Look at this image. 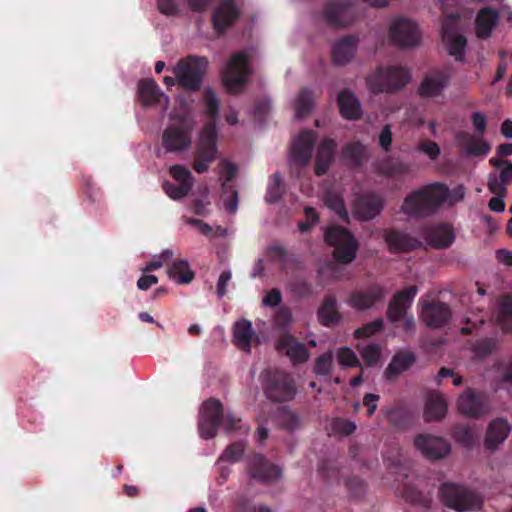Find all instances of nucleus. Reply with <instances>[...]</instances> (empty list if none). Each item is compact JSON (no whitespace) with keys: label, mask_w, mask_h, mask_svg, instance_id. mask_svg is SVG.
Listing matches in <instances>:
<instances>
[{"label":"nucleus","mask_w":512,"mask_h":512,"mask_svg":"<svg viewBox=\"0 0 512 512\" xmlns=\"http://www.w3.org/2000/svg\"><path fill=\"white\" fill-rule=\"evenodd\" d=\"M389 36L394 44L401 47H413L420 42L417 24L406 18H398L391 23Z\"/></svg>","instance_id":"2eb2a0df"},{"label":"nucleus","mask_w":512,"mask_h":512,"mask_svg":"<svg viewBox=\"0 0 512 512\" xmlns=\"http://www.w3.org/2000/svg\"><path fill=\"white\" fill-rule=\"evenodd\" d=\"M326 23L331 27H346L357 17L355 4L348 0H330L323 11Z\"/></svg>","instance_id":"ddd939ff"},{"label":"nucleus","mask_w":512,"mask_h":512,"mask_svg":"<svg viewBox=\"0 0 512 512\" xmlns=\"http://www.w3.org/2000/svg\"><path fill=\"white\" fill-rule=\"evenodd\" d=\"M231 512H271V509L264 504H255L245 497H239Z\"/></svg>","instance_id":"3c124183"},{"label":"nucleus","mask_w":512,"mask_h":512,"mask_svg":"<svg viewBox=\"0 0 512 512\" xmlns=\"http://www.w3.org/2000/svg\"><path fill=\"white\" fill-rule=\"evenodd\" d=\"M419 233L430 247L438 250L449 248L455 241L454 229L447 223L423 225Z\"/></svg>","instance_id":"4468645a"},{"label":"nucleus","mask_w":512,"mask_h":512,"mask_svg":"<svg viewBox=\"0 0 512 512\" xmlns=\"http://www.w3.org/2000/svg\"><path fill=\"white\" fill-rule=\"evenodd\" d=\"M418 293V287L411 285L396 292L387 307V319L391 323H397L406 318L408 309L412 306L413 300Z\"/></svg>","instance_id":"f3484780"},{"label":"nucleus","mask_w":512,"mask_h":512,"mask_svg":"<svg viewBox=\"0 0 512 512\" xmlns=\"http://www.w3.org/2000/svg\"><path fill=\"white\" fill-rule=\"evenodd\" d=\"M332 430L340 435L349 436L356 430V424L353 421L344 418H335L332 421Z\"/></svg>","instance_id":"13d9d810"},{"label":"nucleus","mask_w":512,"mask_h":512,"mask_svg":"<svg viewBox=\"0 0 512 512\" xmlns=\"http://www.w3.org/2000/svg\"><path fill=\"white\" fill-rule=\"evenodd\" d=\"M345 485L352 496L360 497L365 491V483L357 476L348 477Z\"/></svg>","instance_id":"680f3d73"},{"label":"nucleus","mask_w":512,"mask_h":512,"mask_svg":"<svg viewBox=\"0 0 512 512\" xmlns=\"http://www.w3.org/2000/svg\"><path fill=\"white\" fill-rule=\"evenodd\" d=\"M317 319L322 326L332 327L340 323L342 315L338 310L337 299L328 294L317 310Z\"/></svg>","instance_id":"7c9ffc66"},{"label":"nucleus","mask_w":512,"mask_h":512,"mask_svg":"<svg viewBox=\"0 0 512 512\" xmlns=\"http://www.w3.org/2000/svg\"><path fill=\"white\" fill-rule=\"evenodd\" d=\"M337 359L344 367H360V361L355 352L349 347H341L337 351Z\"/></svg>","instance_id":"603ef678"},{"label":"nucleus","mask_w":512,"mask_h":512,"mask_svg":"<svg viewBox=\"0 0 512 512\" xmlns=\"http://www.w3.org/2000/svg\"><path fill=\"white\" fill-rule=\"evenodd\" d=\"M418 150L428 155L432 160H435L440 155L439 145L430 140L422 141L418 146Z\"/></svg>","instance_id":"338daca9"},{"label":"nucleus","mask_w":512,"mask_h":512,"mask_svg":"<svg viewBox=\"0 0 512 512\" xmlns=\"http://www.w3.org/2000/svg\"><path fill=\"white\" fill-rule=\"evenodd\" d=\"M471 122L478 136H484L487 129V118L481 112H473L471 114Z\"/></svg>","instance_id":"0e129e2a"},{"label":"nucleus","mask_w":512,"mask_h":512,"mask_svg":"<svg viewBox=\"0 0 512 512\" xmlns=\"http://www.w3.org/2000/svg\"><path fill=\"white\" fill-rule=\"evenodd\" d=\"M439 493L447 507L459 512L471 510L480 504L478 497L472 491L454 483L442 484Z\"/></svg>","instance_id":"1a4fd4ad"},{"label":"nucleus","mask_w":512,"mask_h":512,"mask_svg":"<svg viewBox=\"0 0 512 512\" xmlns=\"http://www.w3.org/2000/svg\"><path fill=\"white\" fill-rule=\"evenodd\" d=\"M497 347L495 338H484L476 341L473 345L474 353L479 357L490 355Z\"/></svg>","instance_id":"6e6d98bb"},{"label":"nucleus","mask_w":512,"mask_h":512,"mask_svg":"<svg viewBox=\"0 0 512 512\" xmlns=\"http://www.w3.org/2000/svg\"><path fill=\"white\" fill-rule=\"evenodd\" d=\"M359 39L355 35H347L334 43L332 61L335 65L343 66L354 57Z\"/></svg>","instance_id":"bb28decb"},{"label":"nucleus","mask_w":512,"mask_h":512,"mask_svg":"<svg viewBox=\"0 0 512 512\" xmlns=\"http://www.w3.org/2000/svg\"><path fill=\"white\" fill-rule=\"evenodd\" d=\"M208 67L206 57L189 55L177 63L174 75L179 86L184 90L197 92L201 89Z\"/></svg>","instance_id":"39448f33"},{"label":"nucleus","mask_w":512,"mask_h":512,"mask_svg":"<svg viewBox=\"0 0 512 512\" xmlns=\"http://www.w3.org/2000/svg\"><path fill=\"white\" fill-rule=\"evenodd\" d=\"M240 422L241 419L233 414L224 415L222 403L215 398H210L201 406L198 427L201 437L211 439L216 436L220 425L230 433L240 429Z\"/></svg>","instance_id":"f03ea898"},{"label":"nucleus","mask_w":512,"mask_h":512,"mask_svg":"<svg viewBox=\"0 0 512 512\" xmlns=\"http://www.w3.org/2000/svg\"><path fill=\"white\" fill-rule=\"evenodd\" d=\"M499 12L491 7L481 8L475 18L476 35L480 39L491 36L493 29L499 21Z\"/></svg>","instance_id":"c756f323"},{"label":"nucleus","mask_w":512,"mask_h":512,"mask_svg":"<svg viewBox=\"0 0 512 512\" xmlns=\"http://www.w3.org/2000/svg\"><path fill=\"white\" fill-rule=\"evenodd\" d=\"M340 115L350 121L359 120L362 117V108L360 101L354 92L349 89H343L339 92L337 98Z\"/></svg>","instance_id":"c85d7f7f"},{"label":"nucleus","mask_w":512,"mask_h":512,"mask_svg":"<svg viewBox=\"0 0 512 512\" xmlns=\"http://www.w3.org/2000/svg\"><path fill=\"white\" fill-rule=\"evenodd\" d=\"M337 143L331 138H325L318 147L315 161V174L325 175L335 156Z\"/></svg>","instance_id":"2f4dec72"},{"label":"nucleus","mask_w":512,"mask_h":512,"mask_svg":"<svg viewBox=\"0 0 512 512\" xmlns=\"http://www.w3.org/2000/svg\"><path fill=\"white\" fill-rule=\"evenodd\" d=\"M245 450V445L243 442H233L230 444L219 457V461H227L230 463H235L240 460Z\"/></svg>","instance_id":"09e8293b"},{"label":"nucleus","mask_w":512,"mask_h":512,"mask_svg":"<svg viewBox=\"0 0 512 512\" xmlns=\"http://www.w3.org/2000/svg\"><path fill=\"white\" fill-rule=\"evenodd\" d=\"M455 140L467 156H486L491 150L490 144L483 139V136L467 131L457 132Z\"/></svg>","instance_id":"393cba45"},{"label":"nucleus","mask_w":512,"mask_h":512,"mask_svg":"<svg viewBox=\"0 0 512 512\" xmlns=\"http://www.w3.org/2000/svg\"><path fill=\"white\" fill-rule=\"evenodd\" d=\"M265 396L272 402L291 401L296 394V386L293 377L282 370L267 369L260 375Z\"/></svg>","instance_id":"20e7f679"},{"label":"nucleus","mask_w":512,"mask_h":512,"mask_svg":"<svg viewBox=\"0 0 512 512\" xmlns=\"http://www.w3.org/2000/svg\"><path fill=\"white\" fill-rule=\"evenodd\" d=\"M169 172L171 176L179 183H186L193 186V177L191 172L182 165H173L170 167Z\"/></svg>","instance_id":"bf43d9fd"},{"label":"nucleus","mask_w":512,"mask_h":512,"mask_svg":"<svg viewBox=\"0 0 512 512\" xmlns=\"http://www.w3.org/2000/svg\"><path fill=\"white\" fill-rule=\"evenodd\" d=\"M442 40L446 45L447 51L449 55L453 56L456 61L464 62L465 61V47L467 45V40L465 36L456 33L452 29H448L447 27L442 28Z\"/></svg>","instance_id":"473e14b6"},{"label":"nucleus","mask_w":512,"mask_h":512,"mask_svg":"<svg viewBox=\"0 0 512 512\" xmlns=\"http://www.w3.org/2000/svg\"><path fill=\"white\" fill-rule=\"evenodd\" d=\"M386 288L379 283H372L365 288L352 291L347 304L356 311L363 312L373 309L386 298Z\"/></svg>","instance_id":"f8f14e48"},{"label":"nucleus","mask_w":512,"mask_h":512,"mask_svg":"<svg viewBox=\"0 0 512 512\" xmlns=\"http://www.w3.org/2000/svg\"><path fill=\"white\" fill-rule=\"evenodd\" d=\"M510 425L504 418H497L491 421L488 426L485 445L487 449L494 451L509 435Z\"/></svg>","instance_id":"72a5a7b5"},{"label":"nucleus","mask_w":512,"mask_h":512,"mask_svg":"<svg viewBox=\"0 0 512 512\" xmlns=\"http://www.w3.org/2000/svg\"><path fill=\"white\" fill-rule=\"evenodd\" d=\"M392 141H393V135H392L391 125L390 124H386L382 128V130H381V132L379 134V138H378L379 146L385 152H390Z\"/></svg>","instance_id":"69168bd1"},{"label":"nucleus","mask_w":512,"mask_h":512,"mask_svg":"<svg viewBox=\"0 0 512 512\" xmlns=\"http://www.w3.org/2000/svg\"><path fill=\"white\" fill-rule=\"evenodd\" d=\"M167 273L178 284H188L195 277V273L191 270L188 261L183 259L173 261Z\"/></svg>","instance_id":"58836bf2"},{"label":"nucleus","mask_w":512,"mask_h":512,"mask_svg":"<svg viewBox=\"0 0 512 512\" xmlns=\"http://www.w3.org/2000/svg\"><path fill=\"white\" fill-rule=\"evenodd\" d=\"M193 121L181 117L179 124L168 126L162 135V145L167 152H180L188 149L191 145V133Z\"/></svg>","instance_id":"9d476101"},{"label":"nucleus","mask_w":512,"mask_h":512,"mask_svg":"<svg viewBox=\"0 0 512 512\" xmlns=\"http://www.w3.org/2000/svg\"><path fill=\"white\" fill-rule=\"evenodd\" d=\"M319 473L325 478V479H333L336 478L338 475V466L335 462L329 459L322 460L319 463Z\"/></svg>","instance_id":"e2e57ef3"},{"label":"nucleus","mask_w":512,"mask_h":512,"mask_svg":"<svg viewBox=\"0 0 512 512\" xmlns=\"http://www.w3.org/2000/svg\"><path fill=\"white\" fill-rule=\"evenodd\" d=\"M420 318L429 328H442L450 322L452 310L447 303L436 300L425 301L421 307Z\"/></svg>","instance_id":"dca6fc26"},{"label":"nucleus","mask_w":512,"mask_h":512,"mask_svg":"<svg viewBox=\"0 0 512 512\" xmlns=\"http://www.w3.org/2000/svg\"><path fill=\"white\" fill-rule=\"evenodd\" d=\"M384 322L381 318L371 321L362 327L358 328L354 332V336L357 339L368 338L383 329Z\"/></svg>","instance_id":"864d4df0"},{"label":"nucleus","mask_w":512,"mask_h":512,"mask_svg":"<svg viewBox=\"0 0 512 512\" xmlns=\"http://www.w3.org/2000/svg\"><path fill=\"white\" fill-rule=\"evenodd\" d=\"M457 407L460 413L474 418L489 411V405L484 393L475 391L472 388H467L459 396Z\"/></svg>","instance_id":"aec40b11"},{"label":"nucleus","mask_w":512,"mask_h":512,"mask_svg":"<svg viewBox=\"0 0 512 512\" xmlns=\"http://www.w3.org/2000/svg\"><path fill=\"white\" fill-rule=\"evenodd\" d=\"M316 142V133L312 130H304L294 139L290 149L291 160L300 166L307 165L312 156V150Z\"/></svg>","instance_id":"412c9836"},{"label":"nucleus","mask_w":512,"mask_h":512,"mask_svg":"<svg viewBox=\"0 0 512 512\" xmlns=\"http://www.w3.org/2000/svg\"><path fill=\"white\" fill-rule=\"evenodd\" d=\"M378 173L396 180H404L415 176L413 163L395 157H387L382 160L378 166Z\"/></svg>","instance_id":"b1692460"},{"label":"nucleus","mask_w":512,"mask_h":512,"mask_svg":"<svg viewBox=\"0 0 512 512\" xmlns=\"http://www.w3.org/2000/svg\"><path fill=\"white\" fill-rule=\"evenodd\" d=\"M453 438L466 448H471L475 443V433L467 425L459 424L453 428Z\"/></svg>","instance_id":"a18cd8bd"},{"label":"nucleus","mask_w":512,"mask_h":512,"mask_svg":"<svg viewBox=\"0 0 512 512\" xmlns=\"http://www.w3.org/2000/svg\"><path fill=\"white\" fill-rule=\"evenodd\" d=\"M389 422L398 428H405L411 422V418L407 412L401 408H393L387 414Z\"/></svg>","instance_id":"4d7b16f0"},{"label":"nucleus","mask_w":512,"mask_h":512,"mask_svg":"<svg viewBox=\"0 0 512 512\" xmlns=\"http://www.w3.org/2000/svg\"><path fill=\"white\" fill-rule=\"evenodd\" d=\"M360 354L368 366H373L381 357V348L376 343H370L361 349Z\"/></svg>","instance_id":"5fc2aeb1"},{"label":"nucleus","mask_w":512,"mask_h":512,"mask_svg":"<svg viewBox=\"0 0 512 512\" xmlns=\"http://www.w3.org/2000/svg\"><path fill=\"white\" fill-rule=\"evenodd\" d=\"M333 368V355L331 352L321 354L315 359L313 371L316 375L328 376Z\"/></svg>","instance_id":"de8ad7c7"},{"label":"nucleus","mask_w":512,"mask_h":512,"mask_svg":"<svg viewBox=\"0 0 512 512\" xmlns=\"http://www.w3.org/2000/svg\"><path fill=\"white\" fill-rule=\"evenodd\" d=\"M254 335L255 332L249 320L241 319L233 326V342L240 350L250 352L251 341Z\"/></svg>","instance_id":"e433bc0d"},{"label":"nucleus","mask_w":512,"mask_h":512,"mask_svg":"<svg viewBox=\"0 0 512 512\" xmlns=\"http://www.w3.org/2000/svg\"><path fill=\"white\" fill-rule=\"evenodd\" d=\"M414 444L424 457L430 460H438L446 457L451 450L448 441L442 437L430 434H419Z\"/></svg>","instance_id":"6ab92c4d"},{"label":"nucleus","mask_w":512,"mask_h":512,"mask_svg":"<svg viewBox=\"0 0 512 512\" xmlns=\"http://www.w3.org/2000/svg\"><path fill=\"white\" fill-rule=\"evenodd\" d=\"M249 60V55L243 51L232 54L222 73L223 83L229 92L248 82Z\"/></svg>","instance_id":"6e6552de"},{"label":"nucleus","mask_w":512,"mask_h":512,"mask_svg":"<svg viewBox=\"0 0 512 512\" xmlns=\"http://www.w3.org/2000/svg\"><path fill=\"white\" fill-rule=\"evenodd\" d=\"M157 4L159 11L164 15L174 16L179 12L177 0H158Z\"/></svg>","instance_id":"774afa93"},{"label":"nucleus","mask_w":512,"mask_h":512,"mask_svg":"<svg viewBox=\"0 0 512 512\" xmlns=\"http://www.w3.org/2000/svg\"><path fill=\"white\" fill-rule=\"evenodd\" d=\"M449 196L448 187L439 182L427 184L409 193L401 206V211L413 218H426L434 215Z\"/></svg>","instance_id":"f257e3e1"},{"label":"nucleus","mask_w":512,"mask_h":512,"mask_svg":"<svg viewBox=\"0 0 512 512\" xmlns=\"http://www.w3.org/2000/svg\"><path fill=\"white\" fill-rule=\"evenodd\" d=\"M277 348L280 351H285L294 364L304 363L309 358V352L305 345L298 342L297 339L290 334L280 336L277 342Z\"/></svg>","instance_id":"cd10ccee"},{"label":"nucleus","mask_w":512,"mask_h":512,"mask_svg":"<svg viewBox=\"0 0 512 512\" xmlns=\"http://www.w3.org/2000/svg\"><path fill=\"white\" fill-rule=\"evenodd\" d=\"M313 104H314L313 92L307 88L302 89L296 99V104H295L296 116L298 118H302V117L308 115L313 108Z\"/></svg>","instance_id":"79ce46f5"},{"label":"nucleus","mask_w":512,"mask_h":512,"mask_svg":"<svg viewBox=\"0 0 512 512\" xmlns=\"http://www.w3.org/2000/svg\"><path fill=\"white\" fill-rule=\"evenodd\" d=\"M447 412V402L444 396L439 392H431L428 395L425 410L424 419L426 422L440 421L442 420Z\"/></svg>","instance_id":"f704fd0d"},{"label":"nucleus","mask_w":512,"mask_h":512,"mask_svg":"<svg viewBox=\"0 0 512 512\" xmlns=\"http://www.w3.org/2000/svg\"><path fill=\"white\" fill-rule=\"evenodd\" d=\"M497 323L504 332L512 331V297L509 295L499 301Z\"/></svg>","instance_id":"ea45409f"},{"label":"nucleus","mask_w":512,"mask_h":512,"mask_svg":"<svg viewBox=\"0 0 512 512\" xmlns=\"http://www.w3.org/2000/svg\"><path fill=\"white\" fill-rule=\"evenodd\" d=\"M416 361L415 355L410 351L397 352L385 369L387 379H394L402 372L407 371Z\"/></svg>","instance_id":"c9c22d12"},{"label":"nucleus","mask_w":512,"mask_h":512,"mask_svg":"<svg viewBox=\"0 0 512 512\" xmlns=\"http://www.w3.org/2000/svg\"><path fill=\"white\" fill-rule=\"evenodd\" d=\"M277 421L278 424L287 431H294L300 427L298 415L286 407L278 411Z\"/></svg>","instance_id":"c03bdc74"},{"label":"nucleus","mask_w":512,"mask_h":512,"mask_svg":"<svg viewBox=\"0 0 512 512\" xmlns=\"http://www.w3.org/2000/svg\"><path fill=\"white\" fill-rule=\"evenodd\" d=\"M325 242L335 248L334 259L340 264H349L356 258L359 244L354 235L338 225L330 226L324 234Z\"/></svg>","instance_id":"423d86ee"},{"label":"nucleus","mask_w":512,"mask_h":512,"mask_svg":"<svg viewBox=\"0 0 512 512\" xmlns=\"http://www.w3.org/2000/svg\"><path fill=\"white\" fill-rule=\"evenodd\" d=\"M250 476L262 483L271 484L281 477V469L261 454H253L247 466Z\"/></svg>","instance_id":"a211bd4d"},{"label":"nucleus","mask_w":512,"mask_h":512,"mask_svg":"<svg viewBox=\"0 0 512 512\" xmlns=\"http://www.w3.org/2000/svg\"><path fill=\"white\" fill-rule=\"evenodd\" d=\"M191 188H192V186L190 184H186V183H183V184L179 183L177 185V184L166 181L163 184V190L173 200L182 199L189 193Z\"/></svg>","instance_id":"8fccbe9b"},{"label":"nucleus","mask_w":512,"mask_h":512,"mask_svg":"<svg viewBox=\"0 0 512 512\" xmlns=\"http://www.w3.org/2000/svg\"><path fill=\"white\" fill-rule=\"evenodd\" d=\"M365 148L360 142L347 144L343 148V156L349 160L354 166H360L363 163Z\"/></svg>","instance_id":"49530a36"},{"label":"nucleus","mask_w":512,"mask_h":512,"mask_svg":"<svg viewBox=\"0 0 512 512\" xmlns=\"http://www.w3.org/2000/svg\"><path fill=\"white\" fill-rule=\"evenodd\" d=\"M327 205L333 209L341 219H347L348 218V212L346 210L344 201L341 197L337 195H329L326 198Z\"/></svg>","instance_id":"052dcab7"},{"label":"nucleus","mask_w":512,"mask_h":512,"mask_svg":"<svg viewBox=\"0 0 512 512\" xmlns=\"http://www.w3.org/2000/svg\"><path fill=\"white\" fill-rule=\"evenodd\" d=\"M410 73L399 66H379L366 78V85L373 94H393L402 90L410 81Z\"/></svg>","instance_id":"7ed1b4c3"},{"label":"nucleus","mask_w":512,"mask_h":512,"mask_svg":"<svg viewBox=\"0 0 512 512\" xmlns=\"http://www.w3.org/2000/svg\"><path fill=\"white\" fill-rule=\"evenodd\" d=\"M139 97L145 106L155 105L161 102L164 98L168 102V97L165 96L157 83L153 79H143L138 84Z\"/></svg>","instance_id":"4c0bfd02"},{"label":"nucleus","mask_w":512,"mask_h":512,"mask_svg":"<svg viewBox=\"0 0 512 512\" xmlns=\"http://www.w3.org/2000/svg\"><path fill=\"white\" fill-rule=\"evenodd\" d=\"M203 102L205 106V113L209 118L208 122L216 124V120L219 117L220 102L215 91L207 87L203 92Z\"/></svg>","instance_id":"a19ab883"},{"label":"nucleus","mask_w":512,"mask_h":512,"mask_svg":"<svg viewBox=\"0 0 512 512\" xmlns=\"http://www.w3.org/2000/svg\"><path fill=\"white\" fill-rule=\"evenodd\" d=\"M384 201L375 193H364L357 197L353 204L354 216L362 221L376 217L383 210Z\"/></svg>","instance_id":"4be33fe9"},{"label":"nucleus","mask_w":512,"mask_h":512,"mask_svg":"<svg viewBox=\"0 0 512 512\" xmlns=\"http://www.w3.org/2000/svg\"><path fill=\"white\" fill-rule=\"evenodd\" d=\"M448 84L449 75L444 71L436 70L424 77L418 92L422 97H436L442 93Z\"/></svg>","instance_id":"a878e982"},{"label":"nucleus","mask_w":512,"mask_h":512,"mask_svg":"<svg viewBox=\"0 0 512 512\" xmlns=\"http://www.w3.org/2000/svg\"><path fill=\"white\" fill-rule=\"evenodd\" d=\"M384 240L391 253L410 252L423 246L422 242L416 237L393 228L384 232Z\"/></svg>","instance_id":"5701e85b"},{"label":"nucleus","mask_w":512,"mask_h":512,"mask_svg":"<svg viewBox=\"0 0 512 512\" xmlns=\"http://www.w3.org/2000/svg\"><path fill=\"white\" fill-rule=\"evenodd\" d=\"M217 128L213 122H207L199 137L195 151L193 168L197 173H204L209 169V164L217 158Z\"/></svg>","instance_id":"0eeeda50"},{"label":"nucleus","mask_w":512,"mask_h":512,"mask_svg":"<svg viewBox=\"0 0 512 512\" xmlns=\"http://www.w3.org/2000/svg\"><path fill=\"white\" fill-rule=\"evenodd\" d=\"M285 193V185L278 172L271 176L270 184L267 188L266 201L277 203Z\"/></svg>","instance_id":"37998d69"},{"label":"nucleus","mask_w":512,"mask_h":512,"mask_svg":"<svg viewBox=\"0 0 512 512\" xmlns=\"http://www.w3.org/2000/svg\"><path fill=\"white\" fill-rule=\"evenodd\" d=\"M241 15L236 0H219L211 13V24L218 36H223L232 28Z\"/></svg>","instance_id":"9b49d317"}]
</instances>
